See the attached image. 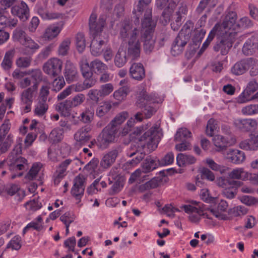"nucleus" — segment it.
I'll return each instance as SVG.
<instances>
[{
  "label": "nucleus",
  "instance_id": "473e14b6",
  "mask_svg": "<svg viewBox=\"0 0 258 258\" xmlns=\"http://www.w3.org/2000/svg\"><path fill=\"white\" fill-rule=\"evenodd\" d=\"M89 131V128L86 127L79 129L74 135L76 141L80 145H84L88 142L90 138Z\"/></svg>",
  "mask_w": 258,
  "mask_h": 258
},
{
  "label": "nucleus",
  "instance_id": "9d476101",
  "mask_svg": "<svg viewBox=\"0 0 258 258\" xmlns=\"http://www.w3.org/2000/svg\"><path fill=\"white\" fill-rule=\"evenodd\" d=\"M160 140V133L156 125L152 126L148 131L146 132L140 141L142 142L145 141L149 152H151L157 148Z\"/></svg>",
  "mask_w": 258,
  "mask_h": 258
},
{
  "label": "nucleus",
  "instance_id": "49530a36",
  "mask_svg": "<svg viewBox=\"0 0 258 258\" xmlns=\"http://www.w3.org/2000/svg\"><path fill=\"white\" fill-rule=\"evenodd\" d=\"M192 24L191 22H187L182 27L180 33L178 34V37L180 39L182 38L186 39H189L192 31Z\"/></svg>",
  "mask_w": 258,
  "mask_h": 258
},
{
  "label": "nucleus",
  "instance_id": "1a4fd4ad",
  "mask_svg": "<svg viewBox=\"0 0 258 258\" xmlns=\"http://www.w3.org/2000/svg\"><path fill=\"white\" fill-rule=\"evenodd\" d=\"M118 130V128L109 124L106 126L98 138V146L102 149L106 148L110 144L115 141Z\"/></svg>",
  "mask_w": 258,
  "mask_h": 258
},
{
  "label": "nucleus",
  "instance_id": "69168bd1",
  "mask_svg": "<svg viewBox=\"0 0 258 258\" xmlns=\"http://www.w3.org/2000/svg\"><path fill=\"white\" fill-rule=\"evenodd\" d=\"M42 165L41 163H34L31 168L30 169L29 172L27 173V174L26 175V178L28 179V180H33L35 179L38 173V172L40 171V169L41 168Z\"/></svg>",
  "mask_w": 258,
  "mask_h": 258
},
{
  "label": "nucleus",
  "instance_id": "864d4df0",
  "mask_svg": "<svg viewBox=\"0 0 258 258\" xmlns=\"http://www.w3.org/2000/svg\"><path fill=\"white\" fill-rule=\"evenodd\" d=\"M63 133L62 130L60 128H54L50 133L48 139L53 143L60 142L63 138Z\"/></svg>",
  "mask_w": 258,
  "mask_h": 258
},
{
  "label": "nucleus",
  "instance_id": "4be33fe9",
  "mask_svg": "<svg viewBox=\"0 0 258 258\" xmlns=\"http://www.w3.org/2000/svg\"><path fill=\"white\" fill-rule=\"evenodd\" d=\"M90 45L91 52L94 56H99L102 52V46L106 42L107 36H93Z\"/></svg>",
  "mask_w": 258,
  "mask_h": 258
},
{
  "label": "nucleus",
  "instance_id": "c756f323",
  "mask_svg": "<svg viewBox=\"0 0 258 258\" xmlns=\"http://www.w3.org/2000/svg\"><path fill=\"white\" fill-rule=\"evenodd\" d=\"M21 43L25 48L26 51L23 52L25 54H33L40 48L39 45L29 36Z\"/></svg>",
  "mask_w": 258,
  "mask_h": 258
},
{
  "label": "nucleus",
  "instance_id": "cd10ccee",
  "mask_svg": "<svg viewBox=\"0 0 258 258\" xmlns=\"http://www.w3.org/2000/svg\"><path fill=\"white\" fill-rule=\"evenodd\" d=\"M258 39L255 36H251L248 38L243 45L242 52L246 55L253 54L257 48Z\"/></svg>",
  "mask_w": 258,
  "mask_h": 258
},
{
  "label": "nucleus",
  "instance_id": "13d9d810",
  "mask_svg": "<svg viewBox=\"0 0 258 258\" xmlns=\"http://www.w3.org/2000/svg\"><path fill=\"white\" fill-rule=\"evenodd\" d=\"M13 142L12 137L11 135L7 138H0V153L6 152Z\"/></svg>",
  "mask_w": 258,
  "mask_h": 258
},
{
  "label": "nucleus",
  "instance_id": "a19ab883",
  "mask_svg": "<svg viewBox=\"0 0 258 258\" xmlns=\"http://www.w3.org/2000/svg\"><path fill=\"white\" fill-rule=\"evenodd\" d=\"M205 162L210 168L215 171H219L221 174L226 173L229 169L228 167L218 164L211 158L206 159Z\"/></svg>",
  "mask_w": 258,
  "mask_h": 258
},
{
  "label": "nucleus",
  "instance_id": "393cba45",
  "mask_svg": "<svg viewBox=\"0 0 258 258\" xmlns=\"http://www.w3.org/2000/svg\"><path fill=\"white\" fill-rule=\"evenodd\" d=\"M239 147L245 150H256L258 149V134H251L249 139L240 143Z\"/></svg>",
  "mask_w": 258,
  "mask_h": 258
},
{
  "label": "nucleus",
  "instance_id": "412c9836",
  "mask_svg": "<svg viewBox=\"0 0 258 258\" xmlns=\"http://www.w3.org/2000/svg\"><path fill=\"white\" fill-rule=\"evenodd\" d=\"M118 27L119 30V38L121 39H125L128 38L129 39L130 36L135 30L142 32L137 28H133L131 23L128 20H124L120 22Z\"/></svg>",
  "mask_w": 258,
  "mask_h": 258
},
{
  "label": "nucleus",
  "instance_id": "f257e3e1",
  "mask_svg": "<svg viewBox=\"0 0 258 258\" xmlns=\"http://www.w3.org/2000/svg\"><path fill=\"white\" fill-rule=\"evenodd\" d=\"M163 100V97L156 93L147 94L144 85L142 84L139 87L136 103L138 107L143 108L142 112L145 118H150L156 111L154 104L161 103Z\"/></svg>",
  "mask_w": 258,
  "mask_h": 258
},
{
  "label": "nucleus",
  "instance_id": "6ab92c4d",
  "mask_svg": "<svg viewBox=\"0 0 258 258\" xmlns=\"http://www.w3.org/2000/svg\"><path fill=\"white\" fill-rule=\"evenodd\" d=\"M214 145L217 147L218 152L225 150L228 146L234 145L236 139L234 138H227L220 135L215 136L213 138Z\"/></svg>",
  "mask_w": 258,
  "mask_h": 258
},
{
  "label": "nucleus",
  "instance_id": "bb28decb",
  "mask_svg": "<svg viewBox=\"0 0 258 258\" xmlns=\"http://www.w3.org/2000/svg\"><path fill=\"white\" fill-rule=\"evenodd\" d=\"M226 158L233 163L240 164L245 159L244 153L236 149H230L226 154Z\"/></svg>",
  "mask_w": 258,
  "mask_h": 258
},
{
  "label": "nucleus",
  "instance_id": "39448f33",
  "mask_svg": "<svg viewBox=\"0 0 258 258\" xmlns=\"http://www.w3.org/2000/svg\"><path fill=\"white\" fill-rule=\"evenodd\" d=\"M237 15L235 12H230L225 16L223 22V27L227 29L230 32L235 33V37L237 36V29L240 28H246L251 27L252 25L251 21L247 17H243L240 19L237 24L236 23Z\"/></svg>",
  "mask_w": 258,
  "mask_h": 258
},
{
  "label": "nucleus",
  "instance_id": "f03ea898",
  "mask_svg": "<svg viewBox=\"0 0 258 258\" xmlns=\"http://www.w3.org/2000/svg\"><path fill=\"white\" fill-rule=\"evenodd\" d=\"M22 139H19L17 145L14 148L10 156L6 160V163L9 167L11 172V178L14 179L16 177L21 176L23 171L28 168L27 161L21 156Z\"/></svg>",
  "mask_w": 258,
  "mask_h": 258
},
{
  "label": "nucleus",
  "instance_id": "f3484780",
  "mask_svg": "<svg viewBox=\"0 0 258 258\" xmlns=\"http://www.w3.org/2000/svg\"><path fill=\"white\" fill-rule=\"evenodd\" d=\"M63 24H53L48 26L44 30L42 38L46 41H52L58 37L63 29Z\"/></svg>",
  "mask_w": 258,
  "mask_h": 258
},
{
  "label": "nucleus",
  "instance_id": "dca6fc26",
  "mask_svg": "<svg viewBox=\"0 0 258 258\" xmlns=\"http://www.w3.org/2000/svg\"><path fill=\"white\" fill-rule=\"evenodd\" d=\"M11 14L13 16H16L23 21L27 20L29 17V9L27 5L23 1L15 5L11 9Z\"/></svg>",
  "mask_w": 258,
  "mask_h": 258
},
{
  "label": "nucleus",
  "instance_id": "a878e982",
  "mask_svg": "<svg viewBox=\"0 0 258 258\" xmlns=\"http://www.w3.org/2000/svg\"><path fill=\"white\" fill-rule=\"evenodd\" d=\"M65 78L69 83L74 81L78 75L77 69L70 60H67L64 73Z\"/></svg>",
  "mask_w": 258,
  "mask_h": 258
},
{
  "label": "nucleus",
  "instance_id": "680f3d73",
  "mask_svg": "<svg viewBox=\"0 0 258 258\" xmlns=\"http://www.w3.org/2000/svg\"><path fill=\"white\" fill-rule=\"evenodd\" d=\"M247 213V209L242 206H238L235 207L231 209L229 211V214L232 217H241L245 215Z\"/></svg>",
  "mask_w": 258,
  "mask_h": 258
},
{
  "label": "nucleus",
  "instance_id": "423d86ee",
  "mask_svg": "<svg viewBox=\"0 0 258 258\" xmlns=\"http://www.w3.org/2000/svg\"><path fill=\"white\" fill-rule=\"evenodd\" d=\"M143 32L135 30L130 36L127 42V54L133 59H135L140 56Z\"/></svg>",
  "mask_w": 258,
  "mask_h": 258
},
{
  "label": "nucleus",
  "instance_id": "de8ad7c7",
  "mask_svg": "<svg viewBox=\"0 0 258 258\" xmlns=\"http://www.w3.org/2000/svg\"><path fill=\"white\" fill-rule=\"evenodd\" d=\"M80 68L83 77L86 79H89L92 76V73L90 70L91 67L85 57H82L80 62Z\"/></svg>",
  "mask_w": 258,
  "mask_h": 258
},
{
  "label": "nucleus",
  "instance_id": "052dcab7",
  "mask_svg": "<svg viewBox=\"0 0 258 258\" xmlns=\"http://www.w3.org/2000/svg\"><path fill=\"white\" fill-rule=\"evenodd\" d=\"M32 62V58L30 56H21L16 60V64L19 68H27Z\"/></svg>",
  "mask_w": 258,
  "mask_h": 258
},
{
  "label": "nucleus",
  "instance_id": "72a5a7b5",
  "mask_svg": "<svg viewBox=\"0 0 258 258\" xmlns=\"http://www.w3.org/2000/svg\"><path fill=\"white\" fill-rule=\"evenodd\" d=\"M159 166H160L159 160L156 158L148 157L142 165L143 172L144 173L150 172L156 169Z\"/></svg>",
  "mask_w": 258,
  "mask_h": 258
},
{
  "label": "nucleus",
  "instance_id": "c03bdc74",
  "mask_svg": "<svg viewBox=\"0 0 258 258\" xmlns=\"http://www.w3.org/2000/svg\"><path fill=\"white\" fill-rule=\"evenodd\" d=\"M196 159L192 156L185 154H178V166H185L194 164Z\"/></svg>",
  "mask_w": 258,
  "mask_h": 258
},
{
  "label": "nucleus",
  "instance_id": "a211bd4d",
  "mask_svg": "<svg viewBox=\"0 0 258 258\" xmlns=\"http://www.w3.org/2000/svg\"><path fill=\"white\" fill-rule=\"evenodd\" d=\"M116 169H112L109 174L110 183L114 182L112 186L111 194L114 195L121 190L123 185L124 178L118 174Z\"/></svg>",
  "mask_w": 258,
  "mask_h": 258
},
{
  "label": "nucleus",
  "instance_id": "c9c22d12",
  "mask_svg": "<svg viewBox=\"0 0 258 258\" xmlns=\"http://www.w3.org/2000/svg\"><path fill=\"white\" fill-rule=\"evenodd\" d=\"M151 2V0H140L138 4L134 7L133 13L135 15L137 19L142 16L144 11L145 13L147 9L149 8L148 5Z\"/></svg>",
  "mask_w": 258,
  "mask_h": 258
},
{
  "label": "nucleus",
  "instance_id": "0e129e2a",
  "mask_svg": "<svg viewBox=\"0 0 258 258\" xmlns=\"http://www.w3.org/2000/svg\"><path fill=\"white\" fill-rule=\"evenodd\" d=\"M76 43L78 51L82 52L86 47V40L84 34L78 33L76 35Z\"/></svg>",
  "mask_w": 258,
  "mask_h": 258
},
{
  "label": "nucleus",
  "instance_id": "f8f14e48",
  "mask_svg": "<svg viewBox=\"0 0 258 258\" xmlns=\"http://www.w3.org/2000/svg\"><path fill=\"white\" fill-rule=\"evenodd\" d=\"M62 67V61L56 57H53L44 63L43 70L50 77H55L61 73Z\"/></svg>",
  "mask_w": 258,
  "mask_h": 258
},
{
  "label": "nucleus",
  "instance_id": "6e6552de",
  "mask_svg": "<svg viewBox=\"0 0 258 258\" xmlns=\"http://www.w3.org/2000/svg\"><path fill=\"white\" fill-rule=\"evenodd\" d=\"M77 157H70L62 161L56 168L53 175V180L55 184H58L60 181L67 175V169L69 167L74 168L80 163Z\"/></svg>",
  "mask_w": 258,
  "mask_h": 258
},
{
  "label": "nucleus",
  "instance_id": "e433bc0d",
  "mask_svg": "<svg viewBox=\"0 0 258 258\" xmlns=\"http://www.w3.org/2000/svg\"><path fill=\"white\" fill-rule=\"evenodd\" d=\"M15 49H12L7 51L1 64V67L5 71L9 70L12 66L13 58L15 54Z\"/></svg>",
  "mask_w": 258,
  "mask_h": 258
},
{
  "label": "nucleus",
  "instance_id": "2eb2a0df",
  "mask_svg": "<svg viewBox=\"0 0 258 258\" xmlns=\"http://www.w3.org/2000/svg\"><path fill=\"white\" fill-rule=\"evenodd\" d=\"M85 178L83 175L79 174L77 176L74 180V185L71 190L72 195L78 200V203L81 201L83 196L85 189Z\"/></svg>",
  "mask_w": 258,
  "mask_h": 258
},
{
  "label": "nucleus",
  "instance_id": "7c9ffc66",
  "mask_svg": "<svg viewBox=\"0 0 258 258\" xmlns=\"http://www.w3.org/2000/svg\"><path fill=\"white\" fill-rule=\"evenodd\" d=\"M6 191L10 196L15 195V198L18 201H21L25 196L24 191L15 184L8 185Z\"/></svg>",
  "mask_w": 258,
  "mask_h": 258
},
{
  "label": "nucleus",
  "instance_id": "9b49d317",
  "mask_svg": "<svg viewBox=\"0 0 258 258\" xmlns=\"http://www.w3.org/2000/svg\"><path fill=\"white\" fill-rule=\"evenodd\" d=\"M97 17V14L94 13L90 17L89 24L90 33L92 36H103L102 31L106 25V16L101 15L98 19Z\"/></svg>",
  "mask_w": 258,
  "mask_h": 258
},
{
  "label": "nucleus",
  "instance_id": "b1692460",
  "mask_svg": "<svg viewBox=\"0 0 258 258\" xmlns=\"http://www.w3.org/2000/svg\"><path fill=\"white\" fill-rule=\"evenodd\" d=\"M217 185L225 189L227 188H233L240 186L242 182L239 181L231 180L226 178L224 176L217 178L216 181Z\"/></svg>",
  "mask_w": 258,
  "mask_h": 258
},
{
  "label": "nucleus",
  "instance_id": "e2e57ef3",
  "mask_svg": "<svg viewBox=\"0 0 258 258\" xmlns=\"http://www.w3.org/2000/svg\"><path fill=\"white\" fill-rule=\"evenodd\" d=\"M71 41V38H67L61 42L58 47V53L59 55L62 56L67 55L70 49Z\"/></svg>",
  "mask_w": 258,
  "mask_h": 258
},
{
  "label": "nucleus",
  "instance_id": "20e7f679",
  "mask_svg": "<svg viewBox=\"0 0 258 258\" xmlns=\"http://www.w3.org/2000/svg\"><path fill=\"white\" fill-rule=\"evenodd\" d=\"M223 27V24L220 23V28L216 35H218V40L213 46L215 52H220L222 55H226L232 46L236 38L235 33L230 32L227 29Z\"/></svg>",
  "mask_w": 258,
  "mask_h": 258
},
{
  "label": "nucleus",
  "instance_id": "2f4dec72",
  "mask_svg": "<svg viewBox=\"0 0 258 258\" xmlns=\"http://www.w3.org/2000/svg\"><path fill=\"white\" fill-rule=\"evenodd\" d=\"M32 229L37 231H41L44 229L43 219L41 216H38L31 222L28 223L23 229V233L25 234L28 230Z\"/></svg>",
  "mask_w": 258,
  "mask_h": 258
},
{
  "label": "nucleus",
  "instance_id": "ea45409f",
  "mask_svg": "<svg viewBox=\"0 0 258 258\" xmlns=\"http://www.w3.org/2000/svg\"><path fill=\"white\" fill-rule=\"evenodd\" d=\"M247 171L244 170L243 168H236L232 170L228 174V177L231 180L240 179L246 180Z\"/></svg>",
  "mask_w": 258,
  "mask_h": 258
},
{
  "label": "nucleus",
  "instance_id": "bf43d9fd",
  "mask_svg": "<svg viewBox=\"0 0 258 258\" xmlns=\"http://www.w3.org/2000/svg\"><path fill=\"white\" fill-rule=\"evenodd\" d=\"M26 209L30 212H34L40 209L42 207L41 203L38 199H34L25 204Z\"/></svg>",
  "mask_w": 258,
  "mask_h": 258
},
{
  "label": "nucleus",
  "instance_id": "5701e85b",
  "mask_svg": "<svg viewBox=\"0 0 258 258\" xmlns=\"http://www.w3.org/2000/svg\"><path fill=\"white\" fill-rule=\"evenodd\" d=\"M118 155V151L116 149L108 152L103 156L100 162V166L104 169L108 168L114 163Z\"/></svg>",
  "mask_w": 258,
  "mask_h": 258
},
{
  "label": "nucleus",
  "instance_id": "8fccbe9b",
  "mask_svg": "<svg viewBox=\"0 0 258 258\" xmlns=\"http://www.w3.org/2000/svg\"><path fill=\"white\" fill-rule=\"evenodd\" d=\"M143 118V113L141 112H138L135 115V119L133 118H131L130 119H129L126 122V126L122 130V135L124 136L128 133L131 127L134 125L135 123V119H136L138 121H141L142 120Z\"/></svg>",
  "mask_w": 258,
  "mask_h": 258
},
{
  "label": "nucleus",
  "instance_id": "3c124183",
  "mask_svg": "<svg viewBox=\"0 0 258 258\" xmlns=\"http://www.w3.org/2000/svg\"><path fill=\"white\" fill-rule=\"evenodd\" d=\"M218 3V0H201L196 9L197 13L201 14L205 9L207 6L210 8H214Z\"/></svg>",
  "mask_w": 258,
  "mask_h": 258
},
{
  "label": "nucleus",
  "instance_id": "37998d69",
  "mask_svg": "<svg viewBox=\"0 0 258 258\" xmlns=\"http://www.w3.org/2000/svg\"><path fill=\"white\" fill-rule=\"evenodd\" d=\"M91 68L95 73L101 74L108 70V67L100 60L96 59L90 63Z\"/></svg>",
  "mask_w": 258,
  "mask_h": 258
},
{
  "label": "nucleus",
  "instance_id": "338daca9",
  "mask_svg": "<svg viewBox=\"0 0 258 258\" xmlns=\"http://www.w3.org/2000/svg\"><path fill=\"white\" fill-rule=\"evenodd\" d=\"M22 246L21 238L19 235L14 236L7 244V248L13 250H19Z\"/></svg>",
  "mask_w": 258,
  "mask_h": 258
},
{
  "label": "nucleus",
  "instance_id": "4d7b16f0",
  "mask_svg": "<svg viewBox=\"0 0 258 258\" xmlns=\"http://www.w3.org/2000/svg\"><path fill=\"white\" fill-rule=\"evenodd\" d=\"M241 113L244 115L251 116L258 114V104H251L241 109Z\"/></svg>",
  "mask_w": 258,
  "mask_h": 258
},
{
  "label": "nucleus",
  "instance_id": "4c0bfd02",
  "mask_svg": "<svg viewBox=\"0 0 258 258\" xmlns=\"http://www.w3.org/2000/svg\"><path fill=\"white\" fill-rule=\"evenodd\" d=\"M227 208L228 204L227 202L224 200H221L217 206V210L212 209L208 210V211L210 216L213 215L217 218L223 219V215L221 213L226 211Z\"/></svg>",
  "mask_w": 258,
  "mask_h": 258
},
{
  "label": "nucleus",
  "instance_id": "4468645a",
  "mask_svg": "<svg viewBox=\"0 0 258 258\" xmlns=\"http://www.w3.org/2000/svg\"><path fill=\"white\" fill-rule=\"evenodd\" d=\"M156 5L160 9H164L162 16L165 23L171 19L176 8V0H156Z\"/></svg>",
  "mask_w": 258,
  "mask_h": 258
},
{
  "label": "nucleus",
  "instance_id": "774afa93",
  "mask_svg": "<svg viewBox=\"0 0 258 258\" xmlns=\"http://www.w3.org/2000/svg\"><path fill=\"white\" fill-rule=\"evenodd\" d=\"M128 93L127 89L121 87L113 93L114 98L118 101H122L125 99Z\"/></svg>",
  "mask_w": 258,
  "mask_h": 258
},
{
  "label": "nucleus",
  "instance_id": "58836bf2",
  "mask_svg": "<svg viewBox=\"0 0 258 258\" xmlns=\"http://www.w3.org/2000/svg\"><path fill=\"white\" fill-rule=\"evenodd\" d=\"M127 154V156L130 157L137 155L135 159H133L132 160L128 161L125 163V166H127L128 168H132L136 166L141 162V161L144 158L145 156V154L144 153L142 152H139L137 150L133 151L131 153L128 152Z\"/></svg>",
  "mask_w": 258,
  "mask_h": 258
},
{
  "label": "nucleus",
  "instance_id": "79ce46f5",
  "mask_svg": "<svg viewBox=\"0 0 258 258\" xmlns=\"http://www.w3.org/2000/svg\"><path fill=\"white\" fill-rule=\"evenodd\" d=\"M48 108V106L46 101L39 100L35 105L34 114L37 116L42 117L46 113Z\"/></svg>",
  "mask_w": 258,
  "mask_h": 258
},
{
  "label": "nucleus",
  "instance_id": "6e6d98bb",
  "mask_svg": "<svg viewBox=\"0 0 258 258\" xmlns=\"http://www.w3.org/2000/svg\"><path fill=\"white\" fill-rule=\"evenodd\" d=\"M94 114V110L93 107L86 108L81 114V119L85 123H89L93 120Z\"/></svg>",
  "mask_w": 258,
  "mask_h": 258
},
{
  "label": "nucleus",
  "instance_id": "0eeeda50",
  "mask_svg": "<svg viewBox=\"0 0 258 258\" xmlns=\"http://www.w3.org/2000/svg\"><path fill=\"white\" fill-rule=\"evenodd\" d=\"M193 204L197 206H193L190 205H184L180 207L181 210H183L185 213L189 214V219L194 223L198 222L201 216H204L208 219H212L208 211H206V209L198 205L197 202H194Z\"/></svg>",
  "mask_w": 258,
  "mask_h": 258
},
{
  "label": "nucleus",
  "instance_id": "ddd939ff",
  "mask_svg": "<svg viewBox=\"0 0 258 258\" xmlns=\"http://www.w3.org/2000/svg\"><path fill=\"white\" fill-rule=\"evenodd\" d=\"M36 95L37 92L35 89L31 87L25 89L21 93L20 104L25 112L30 111L32 104Z\"/></svg>",
  "mask_w": 258,
  "mask_h": 258
},
{
  "label": "nucleus",
  "instance_id": "5fc2aeb1",
  "mask_svg": "<svg viewBox=\"0 0 258 258\" xmlns=\"http://www.w3.org/2000/svg\"><path fill=\"white\" fill-rule=\"evenodd\" d=\"M220 28V23H217L210 32L208 38L203 43L202 47L203 49H206L209 46L210 43L213 41V39L216 35Z\"/></svg>",
  "mask_w": 258,
  "mask_h": 258
},
{
  "label": "nucleus",
  "instance_id": "aec40b11",
  "mask_svg": "<svg viewBox=\"0 0 258 258\" xmlns=\"http://www.w3.org/2000/svg\"><path fill=\"white\" fill-rule=\"evenodd\" d=\"M252 60L251 58L242 59L235 63L231 69V72L236 76L244 74L250 68Z\"/></svg>",
  "mask_w": 258,
  "mask_h": 258
},
{
  "label": "nucleus",
  "instance_id": "7ed1b4c3",
  "mask_svg": "<svg viewBox=\"0 0 258 258\" xmlns=\"http://www.w3.org/2000/svg\"><path fill=\"white\" fill-rule=\"evenodd\" d=\"M152 10L148 8L144 13V20L142 22L144 36V50L146 53H151L154 48L155 39L152 34V31L155 27V23L151 19Z\"/></svg>",
  "mask_w": 258,
  "mask_h": 258
},
{
  "label": "nucleus",
  "instance_id": "a18cd8bd",
  "mask_svg": "<svg viewBox=\"0 0 258 258\" xmlns=\"http://www.w3.org/2000/svg\"><path fill=\"white\" fill-rule=\"evenodd\" d=\"M73 107L70 100H66L59 104L57 107V109L62 115L68 116L70 114V111Z\"/></svg>",
  "mask_w": 258,
  "mask_h": 258
},
{
  "label": "nucleus",
  "instance_id": "09e8293b",
  "mask_svg": "<svg viewBox=\"0 0 258 258\" xmlns=\"http://www.w3.org/2000/svg\"><path fill=\"white\" fill-rule=\"evenodd\" d=\"M128 117V114L127 112H121L116 115L109 125L111 126H114L116 128H118L117 126L122 123Z\"/></svg>",
  "mask_w": 258,
  "mask_h": 258
},
{
  "label": "nucleus",
  "instance_id": "c85d7f7f",
  "mask_svg": "<svg viewBox=\"0 0 258 258\" xmlns=\"http://www.w3.org/2000/svg\"><path fill=\"white\" fill-rule=\"evenodd\" d=\"M130 72L132 77L135 80H141L145 76L144 67L140 63L133 64L130 68Z\"/></svg>",
  "mask_w": 258,
  "mask_h": 258
},
{
  "label": "nucleus",
  "instance_id": "f704fd0d",
  "mask_svg": "<svg viewBox=\"0 0 258 258\" xmlns=\"http://www.w3.org/2000/svg\"><path fill=\"white\" fill-rule=\"evenodd\" d=\"M114 64L118 68L123 67L127 61L126 52L125 49L121 46L114 57Z\"/></svg>",
  "mask_w": 258,
  "mask_h": 258
},
{
  "label": "nucleus",
  "instance_id": "603ef678",
  "mask_svg": "<svg viewBox=\"0 0 258 258\" xmlns=\"http://www.w3.org/2000/svg\"><path fill=\"white\" fill-rule=\"evenodd\" d=\"M111 108V105L108 101H104L97 108L96 115L101 117L107 113Z\"/></svg>",
  "mask_w": 258,
  "mask_h": 258
}]
</instances>
